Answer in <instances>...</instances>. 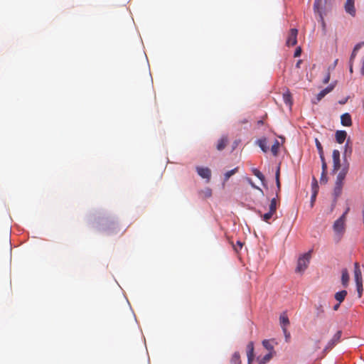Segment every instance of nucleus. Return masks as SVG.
<instances>
[{
	"label": "nucleus",
	"instance_id": "obj_1",
	"mask_svg": "<svg viewBox=\"0 0 364 364\" xmlns=\"http://www.w3.org/2000/svg\"><path fill=\"white\" fill-rule=\"evenodd\" d=\"M350 208H347L346 211L343 213V214L337 219L333 225V230L335 233L338 236V239L341 238L342 235L344 233L346 230V215L348 214Z\"/></svg>",
	"mask_w": 364,
	"mask_h": 364
},
{
	"label": "nucleus",
	"instance_id": "obj_2",
	"mask_svg": "<svg viewBox=\"0 0 364 364\" xmlns=\"http://www.w3.org/2000/svg\"><path fill=\"white\" fill-rule=\"evenodd\" d=\"M311 252L312 250H309L308 252L299 257L296 269V272H303L308 267L311 257Z\"/></svg>",
	"mask_w": 364,
	"mask_h": 364
},
{
	"label": "nucleus",
	"instance_id": "obj_3",
	"mask_svg": "<svg viewBox=\"0 0 364 364\" xmlns=\"http://www.w3.org/2000/svg\"><path fill=\"white\" fill-rule=\"evenodd\" d=\"M342 335L341 331H338L333 338L328 342L327 345L324 348V351H328L332 349L341 340Z\"/></svg>",
	"mask_w": 364,
	"mask_h": 364
},
{
	"label": "nucleus",
	"instance_id": "obj_4",
	"mask_svg": "<svg viewBox=\"0 0 364 364\" xmlns=\"http://www.w3.org/2000/svg\"><path fill=\"white\" fill-rule=\"evenodd\" d=\"M298 30L296 28H291L289 31L286 44L287 46H294L297 43Z\"/></svg>",
	"mask_w": 364,
	"mask_h": 364
},
{
	"label": "nucleus",
	"instance_id": "obj_5",
	"mask_svg": "<svg viewBox=\"0 0 364 364\" xmlns=\"http://www.w3.org/2000/svg\"><path fill=\"white\" fill-rule=\"evenodd\" d=\"M327 0H315L314 4V11L316 14H318L321 21L323 23V17L322 14V9L326 4Z\"/></svg>",
	"mask_w": 364,
	"mask_h": 364
},
{
	"label": "nucleus",
	"instance_id": "obj_6",
	"mask_svg": "<svg viewBox=\"0 0 364 364\" xmlns=\"http://www.w3.org/2000/svg\"><path fill=\"white\" fill-rule=\"evenodd\" d=\"M344 9L347 14L354 17L356 14V10L355 8V0H346L344 4Z\"/></svg>",
	"mask_w": 364,
	"mask_h": 364
},
{
	"label": "nucleus",
	"instance_id": "obj_7",
	"mask_svg": "<svg viewBox=\"0 0 364 364\" xmlns=\"http://www.w3.org/2000/svg\"><path fill=\"white\" fill-rule=\"evenodd\" d=\"M333 171L336 172L339 170L341 167V163H340V152L338 150H333Z\"/></svg>",
	"mask_w": 364,
	"mask_h": 364
},
{
	"label": "nucleus",
	"instance_id": "obj_8",
	"mask_svg": "<svg viewBox=\"0 0 364 364\" xmlns=\"http://www.w3.org/2000/svg\"><path fill=\"white\" fill-rule=\"evenodd\" d=\"M335 87V84L331 83L327 87L322 90L316 97V101H314V103H317L321 101L328 93L331 92Z\"/></svg>",
	"mask_w": 364,
	"mask_h": 364
},
{
	"label": "nucleus",
	"instance_id": "obj_9",
	"mask_svg": "<svg viewBox=\"0 0 364 364\" xmlns=\"http://www.w3.org/2000/svg\"><path fill=\"white\" fill-rule=\"evenodd\" d=\"M196 171L201 178L207 179L208 181H210L211 177V171L210 168L198 166L196 167Z\"/></svg>",
	"mask_w": 364,
	"mask_h": 364
},
{
	"label": "nucleus",
	"instance_id": "obj_10",
	"mask_svg": "<svg viewBox=\"0 0 364 364\" xmlns=\"http://www.w3.org/2000/svg\"><path fill=\"white\" fill-rule=\"evenodd\" d=\"M349 169V164H347L343 166L341 171L338 173L336 183L343 184V181L346 176V174L348 173Z\"/></svg>",
	"mask_w": 364,
	"mask_h": 364
},
{
	"label": "nucleus",
	"instance_id": "obj_11",
	"mask_svg": "<svg viewBox=\"0 0 364 364\" xmlns=\"http://www.w3.org/2000/svg\"><path fill=\"white\" fill-rule=\"evenodd\" d=\"M324 299H321L317 304H315L316 316V317H321L324 314Z\"/></svg>",
	"mask_w": 364,
	"mask_h": 364
},
{
	"label": "nucleus",
	"instance_id": "obj_12",
	"mask_svg": "<svg viewBox=\"0 0 364 364\" xmlns=\"http://www.w3.org/2000/svg\"><path fill=\"white\" fill-rule=\"evenodd\" d=\"M279 321L282 326L284 333H287V326L289 324V320L287 316V314L285 312H283L279 316Z\"/></svg>",
	"mask_w": 364,
	"mask_h": 364
},
{
	"label": "nucleus",
	"instance_id": "obj_13",
	"mask_svg": "<svg viewBox=\"0 0 364 364\" xmlns=\"http://www.w3.org/2000/svg\"><path fill=\"white\" fill-rule=\"evenodd\" d=\"M247 355L248 364H251L255 357L253 342L248 343L247 346Z\"/></svg>",
	"mask_w": 364,
	"mask_h": 364
},
{
	"label": "nucleus",
	"instance_id": "obj_14",
	"mask_svg": "<svg viewBox=\"0 0 364 364\" xmlns=\"http://www.w3.org/2000/svg\"><path fill=\"white\" fill-rule=\"evenodd\" d=\"M341 121L343 126L350 127L352 124L351 117L348 113H345L341 115Z\"/></svg>",
	"mask_w": 364,
	"mask_h": 364
},
{
	"label": "nucleus",
	"instance_id": "obj_15",
	"mask_svg": "<svg viewBox=\"0 0 364 364\" xmlns=\"http://www.w3.org/2000/svg\"><path fill=\"white\" fill-rule=\"evenodd\" d=\"M228 143V139L226 136H223L218 141L216 148L218 151L223 150Z\"/></svg>",
	"mask_w": 364,
	"mask_h": 364
},
{
	"label": "nucleus",
	"instance_id": "obj_16",
	"mask_svg": "<svg viewBox=\"0 0 364 364\" xmlns=\"http://www.w3.org/2000/svg\"><path fill=\"white\" fill-rule=\"evenodd\" d=\"M347 133L346 131L339 130L336 132V139L338 144H343L346 138Z\"/></svg>",
	"mask_w": 364,
	"mask_h": 364
},
{
	"label": "nucleus",
	"instance_id": "obj_17",
	"mask_svg": "<svg viewBox=\"0 0 364 364\" xmlns=\"http://www.w3.org/2000/svg\"><path fill=\"white\" fill-rule=\"evenodd\" d=\"M354 277H355V282L363 280L362 272L360 269L359 263H358V262H355L354 264Z\"/></svg>",
	"mask_w": 364,
	"mask_h": 364
},
{
	"label": "nucleus",
	"instance_id": "obj_18",
	"mask_svg": "<svg viewBox=\"0 0 364 364\" xmlns=\"http://www.w3.org/2000/svg\"><path fill=\"white\" fill-rule=\"evenodd\" d=\"M283 100L290 108L292 105V97L289 90L283 93Z\"/></svg>",
	"mask_w": 364,
	"mask_h": 364
},
{
	"label": "nucleus",
	"instance_id": "obj_19",
	"mask_svg": "<svg viewBox=\"0 0 364 364\" xmlns=\"http://www.w3.org/2000/svg\"><path fill=\"white\" fill-rule=\"evenodd\" d=\"M349 282V274L348 270L344 269L342 270L341 282L344 287H348Z\"/></svg>",
	"mask_w": 364,
	"mask_h": 364
},
{
	"label": "nucleus",
	"instance_id": "obj_20",
	"mask_svg": "<svg viewBox=\"0 0 364 364\" xmlns=\"http://www.w3.org/2000/svg\"><path fill=\"white\" fill-rule=\"evenodd\" d=\"M347 291L346 290H342V291H340L338 292H336L335 294V299L336 301H338L339 303H341L343 302L344 300H345V298L347 296Z\"/></svg>",
	"mask_w": 364,
	"mask_h": 364
},
{
	"label": "nucleus",
	"instance_id": "obj_21",
	"mask_svg": "<svg viewBox=\"0 0 364 364\" xmlns=\"http://www.w3.org/2000/svg\"><path fill=\"white\" fill-rule=\"evenodd\" d=\"M258 146L264 153L267 152L269 147L267 146V141L266 138L260 139L257 141Z\"/></svg>",
	"mask_w": 364,
	"mask_h": 364
},
{
	"label": "nucleus",
	"instance_id": "obj_22",
	"mask_svg": "<svg viewBox=\"0 0 364 364\" xmlns=\"http://www.w3.org/2000/svg\"><path fill=\"white\" fill-rule=\"evenodd\" d=\"M230 364H242L240 355L238 352H235L230 359Z\"/></svg>",
	"mask_w": 364,
	"mask_h": 364
},
{
	"label": "nucleus",
	"instance_id": "obj_23",
	"mask_svg": "<svg viewBox=\"0 0 364 364\" xmlns=\"http://www.w3.org/2000/svg\"><path fill=\"white\" fill-rule=\"evenodd\" d=\"M343 184L335 183L333 194L336 198L339 197L342 193Z\"/></svg>",
	"mask_w": 364,
	"mask_h": 364
},
{
	"label": "nucleus",
	"instance_id": "obj_24",
	"mask_svg": "<svg viewBox=\"0 0 364 364\" xmlns=\"http://www.w3.org/2000/svg\"><path fill=\"white\" fill-rule=\"evenodd\" d=\"M279 146H280L279 141L276 139L271 147V152L272 153V154L274 156L278 155Z\"/></svg>",
	"mask_w": 364,
	"mask_h": 364
},
{
	"label": "nucleus",
	"instance_id": "obj_25",
	"mask_svg": "<svg viewBox=\"0 0 364 364\" xmlns=\"http://www.w3.org/2000/svg\"><path fill=\"white\" fill-rule=\"evenodd\" d=\"M252 171L253 174L261 181L262 184L264 185V182H265L264 176L257 168H252Z\"/></svg>",
	"mask_w": 364,
	"mask_h": 364
},
{
	"label": "nucleus",
	"instance_id": "obj_26",
	"mask_svg": "<svg viewBox=\"0 0 364 364\" xmlns=\"http://www.w3.org/2000/svg\"><path fill=\"white\" fill-rule=\"evenodd\" d=\"M200 195L203 198H210L212 196V190L210 188H205L200 191Z\"/></svg>",
	"mask_w": 364,
	"mask_h": 364
},
{
	"label": "nucleus",
	"instance_id": "obj_27",
	"mask_svg": "<svg viewBox=\"0 0 364 364\" xmlns=\"http://www.w3.org/2000/svg\"><path fill=\"white\" fill-rule=\"evenodd\" d=\"M279 177H280V166H278L277 168V171H276V173H275L276 184H277V187L278 191H280V188H281V183H280Z\"/></svg>",
	"mask_w": 364,
	"mask_h": 364
},
{
	"label": "nucleus",
	"instance_id": "obj_28",
	"mask_svg": "<svg viewBox=\"0 0 364 364\" xmlns=\"http://www.w3.org/2000/svg\"><path fill=\"white\" fill-rule=\"evenodd\" d=\"M355 283H356L358 295V297L360 298L362 296L363 291V280L357 281V282H355Z\"/></svg>",
	"mask_w": 364,
	"mask_h": 364
},
{
	"label": "nucleus",
	"instance_id": "obj_29",
	"mask_svg": "<svg viewBox=\"0 0 364 364\" xmlns=\"http://www.w3.org/2000/svg\"><path fill=\"white\" fill-rule=\"evenodd\" d=\"M237 170H238V168L236 167L230 171H227L225 173V176H224V179H225V181H228V179L232 176L234 175L235 173L237 172Z\"/></svg>",
	"mask_w": 364,
	"mask_h": 364
},
{
	"label": "nucleus",
	"instance_id": "obj_30",
	"mask_svg": "<svg viewBox=\"0 0 364 364\" xmlns=\"http://www.w3.org/2000/svg\"><path fill=\"white\" fill-rule=\"evenodd\" d=\"M262 345L263 346L267 349L268 350H269V352H272L273 350H274V347L272 345V343H270L269 341L268 340H264L262 341Z\"/></svg>",
	"mask_w": 364,
	"mask_h": 364
},
{
	"label": "nucleus",
	"instance_id": "obj_31",
	"mask_svg": "<svg viewBox=\"0 0 364 364\" xmlns=\"http://www.w3.org/2000/svg\"><path fill=\"white\" fill-rule=\"evenodd\" d=\"M269 210L273 213H276L277 210V200L276 198H272L270 202Z\"/></svg>",
	"mask_w": 364,
	"mask_h": 364
},
{
	"label": "nucleus",
	"instance_id": "obj_32",
	"mask_svg": "<svg viewBox=\"0 0 364 364\" xmlns=\"http://www.w3.org/2000/svg\"><path fill=\"white\" fill-rule=\"evenodd\" d=\"M274 213L268 211V213H264V215H261L262 220L267 223H269V220L272 218Z\"/></svg>",
	"mask_w": 364,
	"mask_h": 364
},
{
	"label": "nucleus",
	"instance_id": "obj_33",
	"mask_svg": "<svg viewBox=\"0 0 364 364\" xmlns=\"http://www.w3.org/2000/svg\"><path fill=\"white\" fill-rule=\"evenodd\" d=\"M322 163L323 175L327 172V164L325 161L324 154L319 156Z\"/></svg>",
	"mask_w": 364,
	"mask_h": 364
},
{
	"label": "nucleus",
	"instance_id": "obj_34",
	"mask_svg": "<svg viewBox=\"0 0 364 364\" xmlns=\"http://www.w3.org/2000/svg\"><path fill=\"white\" fill-rule=\"evenodd\" d=\"M315 142H316V148L318 149L319 156L323 155V147H322L321 144L320 143V141L317 139H316Z\"/></svg>",
	"mask_w": 364,
	"mask_h": 364
},
{
	"label": "nucleus",
	"instance_id": "obj_35",
	"mask_svg": "<svg viewBox=\"0 0 364 364\" xmlns=\"http://www.w3.org/2000/svg\"><path fill=\"white\" fill-rule=\"evenodd\" d=\"M273 357L272 352H269L267 355H265L262 358V363H265L268 362Z\"/></svg>",
	"mask_w": 364,
	"mask_h": 364
},
{
	"label": "nucleus",
	"instance_id": "obj_36",
	"mask_svg": "<svg viewBox=\"0 0 364 364\" xmlns=\"http://www.w3.org/2000/svg\"><path fill=\"white\" fill-rule=\"evenodd\" d=\"M316 195H317V190H314V192H313V194L311 197V208H312L314 205V202L316 200Z\"/></svg>",
	"mask_w": 364,
	"mask_h": 364
},
{
	"label": "nucleus",
	"instance_id": "obj_37",
	"mask_svg": "<svg viewBox=\"0 0 364 364\" xmlns=\"http://www.w3.org/2000/svg\"><path fill=\"white\" fill-rule=\"evenodd\" d=\"M243 246V243L240 242V241H237L236 245H233V248L234 250L236 251V252H238L240 250H241V248Z\"/></svg>",
	"mask_w": 364,
	"mask_h": 364
},
{
	"label": "nucleus",
	"instance_id": "obj_38",
	"mask_svg": "<svg viewBox=\"0 0 364 364\" xmlns=\"http://www.w3.org/2000/svg\"><path fill=\"white\" fill-rule=\"evenodd\" d=\"M330 78H331V74H330V72L328 71L323 80V84H327L329 82V80H330Z\"/></svg>",
	"mask_w": 364,
	"mask_h": 364
},
{
	"label": "nucleus",
	"instance_id": "obj_39",
	"mask_svg": "<svg viewBox=\"0 0 364 364\" xmlns=\"http://www.w3.org/2000/svg\"><path fill=\"white\" fill-rule=\"evenodd\" d=\"M247 180L248 183L250 184V186H251L253 188L257 189V190H259V191L262 192V189H261L259 187L257 186L253 183V181H252V179H251V178H248Z\"/></svg>",
	"mask_w": 364,
	"mask_h": 364
},
{
	"label": "nucleus",
	"instance_id": "obj_40",
	"mask_svg": "<svg viewBox=\"0 0 364 364\" xmlns=\"http://www.w3.org/2000/svg\"><path fill=\"white\" fill-rule=\"evenodd\" d=\"M345 153H344V155H347L348 154L349 155H350L351 152H352V149H351V147H348V141H347V143L345 145Z\"/></svg>",
	"mask_w": 364,
	"mask_h": 364
},
{
	"label": "nucleus",
	"instance_id": "obj_41",
	"mask_svg": "<svg viewBox=\"0 0 364 364\" xmlns=\"http://www.w3.org/2000/svg\"><path fill=\"white\" fill-rule=\"evenodd\" d=\"M364 46V42L359 43L356 44L353 50V51L357 53L358 50Z\"/></svg>",
	"mask_w": 364,
	"mask_h": 364
},
{
	"label": "nucleus",
	"instance_id": "obj_42",
	"mask_svg": "<svg viewBox=\"0 0 364 364\" xmlns=\"http://www.w3.org/2000/svg\"><path fill=\"white\" fill-rule=\"evenodd\" d=\"M364 46V42L359 43L356 44L353 50V51L357 53L358 50Z\"/></svg>",
	"mask_w": 364,
	"mask_h": 364
},
{
	"label": "nucleus",
	"instance_id": "obj_43",
	"mask_svg": "<svg viewBox=\"0 0 364 364\" xmlns=\"http://www.w3.org/2000/svg\"><path fill=\"white\" fill-rule=\"evenodd\" d=\"M364 46V42L359 43L356 44L353 50V51L357 53L358 50Z\"/></svg>",
	"mask_w": 364,
	"mask_h": 364
},
{
	"label": "nucleus",
	"instance_id": "obj_44",
	"mask_svg": "<svg viewBox=\"0 0 364 364\" xmlns=\"http://www.w3.org/2000/svg\"><path fill=\"white\" fill-rule=\"evenodd\" d=\"M301 53V49L300 47H299L296 49L294 55V57H299V56H300Z\"/></svg>",
	"mask_w": 364,
	"mask_h": 364
},
{
	"label": "nucleus",
	"instance_id": "obj_45",
	"mask_svg": "<svg viewBox=\"0 0 364 364\" xmlns=\"http://www.w3.org/2000/svg\"><path fill=\"white\" fill-rule=\"evenodd\" d=\"M360 73L364 75V56L361 58Z\"/></svg>",
	"mask_w": 364,
	"mask_h": 364
},
{
	"label": "nucleus",
	"instance_id": "obj_46",
	"mask_svg": "<svg viewBox=\"0 0 364 364\" xmlns=\"http://www.w3.org/2000/svg\"><path fill=\"white\" fill-rule=\"evenodd\" d=\"M326 173L327 172H326L324 175H323V172L321 173V182L326 183L327 181Z\"/></svg>",
	"mask_w": 364,
	"mask_h": 364
},
{
	"label": "nucleus",
	"instance_id": "obj_47",
	"mask_svg": "<svg viewBox=\"0 0 364 364\" xmlns=\"http://www.w3.org/2000/svg\"><path fill=\"white\" fill-rule=\"evenodd\" d=\"M317 188V181L315 177L313 178V189L316 190Z\"/></svg>",
	"mask_w": 364,
	"mask_h": 364
},
{
	"label": "nucleus",
	"instance_id": "obj_48",
	"mask_svg": "<svg viewBox=\"0 0 364 364\" xmlns=\"http://www.w3.org/2000/svg\"><path fill=\"white\" fill-rule=\"evenodd\" d=\"M356 53L353 51L352 52V54L350 55V63H353V60L355 59V56H356Z\"/></svg>",
	"mask_w": 364,
	"mask_h": 364
},
{
	"label": "nucleus",
	"instance_id": "obj_49",
	"mask_svg": "<svg viewBox=\"0 0 364 364\" xmlns=\"http://www.w3.org/2000/svg\"><path fill=\"white\" fill-rule=\"evenodd\" d=\"M340 304H341V303H339V302H338V304H336V305H334V306H333V309L334 311H337V310L339 309Z\"/></svg>",
	"mask_w": 364,
	"mask_h": 364
},
{
	"label": "nucleus",
	"instance_id": "obj_50",
	"mask_svg": "<svg viewBox=\"0 0 364 364\" xmlns=\"http://www.w3.org/2000/svg\"><path fill=\"white\" fill-rule=\"evenodd\" d=\"M319 342H320L319 341H316V347H315V348H314V350H317L318 349H319V348H320V347H319V346H318Z\"/></svg>",
	"mask_w": 364,
	"mask_h": 364
},
{
	"label": "nucleus",
	"instance_id": "obj_51",
	"mask_svg": "<svg viewBox=\"0 0 364 364\" xmlns=\"http://www.w3.org/2000/svg\"><path fill=\"white\" fill-rule=\"evenodd\" d=\"M302 63V60H299L296 64V67L297 68H300V65H301V63Z\"/></svg>",
	"mask_w": 364,
	"mask_h": 364
},
{
	"label": "nucleus",
	"instance_id": "obj_52",
	"mask_svg": "<svg viewBox=\"0 0 364 364\" xmlns=\"http://www.w3.org/2000/svg\"><path fill=\"white\" fill-rule=\"evenodd\" d=\"M286 337V341H288L289 338H290V333L287 331V333H284Z\"/></svg>",
	"mask_w": 364,
	"mask_h": 364
},
{
	"label": "nucleus",
	"instance_id": "obj_53",
	"mask_svg": "<svg viewBox=\"0 0 364 364\" xmlns=\"http://www.w3.org/2000/svg\"><path fill=\"white\" fill-rule=\"evenodd\" d=\"M353 63H350V72L352 73H353V65H352Z\"/></svg>",
	"mask_w": 364,
	"mask_h": 364
},
{
	"label": "nucleus",
	"instance_id": "obj_54",
	"mask_svg": "<svg viewBox=\"0 0 364 364\" xmlns=\"http://www.w3.org/2000/svg\"><path fill=\"white\" fill-rule=\"evenodd\" d=\"M338 62V60H336L335 62H334V64H336Z\"/></svg>",
	"mask_w": 364,
	"mask_h": 364
}]
</instances>
